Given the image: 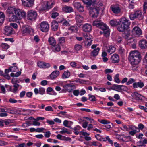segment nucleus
<instances>
[{
    "label": "nucleus",
    "mask_w": 147,
    "mask_h": 147,
    "mask_svg": "<svg viewBox=\"0 0 147 147\" xmlns=\"http://www.w3.org/2000/svg\"><path fill=\"white\" fill-rule=\"evenodd\" d=\"M130 19L133 20L136 18L141 20L143 18V16L142 12L140 10L136 11L134 13H130L129 15Z\"/></svg>",
    "instance_id": "39448f33"
},
{
    "label": "nucleus",
    "mask_w": 147,
    "mask_h": 147,
    "mask_svg": "<svg viewBox=\"0 0 147 147\" xmlns=\"http://www.w3.org/2000/svg\"><path fill=\"white\" fill-rule=\"evenodd\" d=\"M120 88V90H122L124 91H127L128 90V88L126 86L123 85H121Z\"/></svg>",
    "instance_id": "8fccbe9b"
},
{
    "label": "nucleus",
    "mask_w": 147,
    "mask_h": 147,
    "mask_svg": "<svg viewBox=\"0 0 147 147\" xmlns=\"http://www.w3.org/2000/svg\"><path fill=\"white\" fill-rule=\"evenodd\" d=\"M45 92V89L43 88H40L39 89V93L43 94Z\"/></svg>",
    "instance_id": "13d9d810"
},
{
    "label": "nucleus",
    "mask_w": 147,
    "mask_h": 147,
    "mask_svg": "<svg viewBox=\"0 0 147 147\" xmlns=\"http://www.w3.org/2000/svg\"><path fill=\"white\" fill-rule=\"evenodd\" d=\"M140 47L142 49L147 48V41L146 40H142L139 42Z\"/></svg>",
    "instance_id": "412c9836"
},
{
    "label": "nucleus",
    "mask_w": 147,
    "mask_h": 147,
    "mask_svg": "<svg viewBox=\"0 0 147 147\" xmlns=\"http://www.w3.org/2000/svg\"><path fill=\"white\" fill-rule=\"evenodd\" d=\"M135 82L133 78H130L129 79L128 81L127 82L126 84L127 85H129L132 84Z\"/></svg>",
    "instance_id": "864d4df0"
},
{
    "label": "nucleus",
    "mask_w": 147,
    "mask_h": 147,
    "mask_svg": "<svg viewBox=\"0 0 147 147\" xmlns=\"http://www.w3.org/2000/svg\"><path fill=\"white\" fill-rule=\"evenodd\" d=\"M65 42V38L61 37L59 38V44L63 45L64 44Z\"/></svg>",
    "instance_id": "ea45409f"
},
{
    "label": "nucleus",
    "mask_w": 147,
    "mask_h": 147,
    "mask_svg": "<svg viewBox=\"0 0 147 147\" xmlns=\"http://www.w3.org/2000/svg\"><path fill=\"white\" fill-rule=\"evenodd\" d=\"M99 51L100 48L99 47L94 49L91 52V55L93 57L96 56L98 55Z\"/></svg>",
    "instance_id": "c756f323"
},
{
    "label": "nucleus",
    "mask_w": 147,
    "mask_h": 147,
    "mask_svg": "<svg viewBox=\"0 0 147 147\" xmlns=\"http://www.w3.org/2000/svg\"><path fill=\"white\" fill-rule=\"evenodd\" d=\"M144 85V83L140 81L138 82L134 83L133 84V86L134 88H136L138 87L142 88Z\"/></svg>",
    "instance_id": "393cba45"
},
{
    "label": "nucleus",
    "mask_w": 147,
    "mask_h": 147,
    "mask_svg": "<svg viewBox=\"0 0 147 147\" xmlns=\"http://www.w3.org/2000/svg\"><path fill=\"white\" fill-rule=\"evenodd\" d=\"M6 109L8 111L7 112L10 114H16V111L14 110H9L7 108H6Z\"/></svg>",
    "instance_id": "338daca9"
},
{
    "label": "nucleus",
    "mask_w": 147,
    "mask_h": 147,
    "mask_svg": "<svg viewBox=\"0 0 147 147\" xmlns=\"http://www.w3.org/2000/svg\"><path fill=\"white\" fill-rule=\"evenodd\" d=\"M40 29L43 32H47L49 29V24L46 21L42 22L40 25Z\"/></svg>",
    "instance_id": "0eeeda50"
},
{
    "label": "nucleus",
    "mask_w": 147,
    "mask_h": 147,
    "mask_svg": "<svg viewBox=\"0 0 147 147\" xmlns=\"http://www.w3.org/2000/svg\"><path fill=\"white\" fill-rule=\"evenodd\" d=\"M147 144V139H144L143 140H140L139 142H137V145L138 146H143L145 147L146 146L144 144Z\"/></svg>",
    "instance_id": "a878e982"
},
{
    "label": "nucleus",
    "mask_w": 147,
    "mask_h": 147,
    "mask_svg": "<svg viewBox=\"0 0 147 147\" xmlns=\"http://www.w3.org/2000/svg\"><path fill=\"white\" fill-rule=\"evenodd\" d=\"M125 50L123 49L121 47H120L119 48V53L120 54H123L125 52Z\"/></svg>",
    "instance_id": "4d7b16f0"
},
{
    "label": "nucleus",
    "mask_w": 147,
    "mask_h": 147,
    "mask_svg": "<svg viewBox=\"0 0 147 147\" xmlns=\"http://www.w3.org/2000/svg\"><path fill=\"white\" fill-rule=\"evenodd\" d=\"M84 118L87 119L88 120H89L90 121V123H94V121L92 119L90 118H89L88 117H84Z\"/></svg>",
    "instance_id": "052dcab7"
},
{
    "label": "nucleus",
    "mask_w": 147,
    "mask_h": 147,
    "mask_svg": "<svg viewBox=\"0 0 147 147\" xmlns=\"http://www.w3.org/2000/svg\"><path fill=\"white\" fill-rule=\"evenodd\" d=\"M34 30L30 26L24 27L23 28L22 35H26L27 34H30L31 32H33Z\"/></svg>",
    "instance_id": "f8f14e48"
},
{
    "label": "nucleus",
    "mask_w": 147,
    "mask_h": 147,
    "mask_svg": "<svg viewBox=\"0 0 147 147\" xmlns=\"http://www.w3.org/2000/svg\"><path fill=\"white\" fill-rule=\"evenodd\" d=\"M62 130L60 132V133L61 134H63L65 133H67L68 134H70V133L67 131V129L65 128L64 127L61 128Z\"/></svg>",
    "instance_id": "de8ad7c7"
},
{
    "label": "nucleus",
    "mask_w": 147,
    "mask_h": 147,
    "mask_svg": "<svg viewBox=\"0 0 147 147\" xmlns=\"http://www.w3.org/2000/svg\"><path fill=\"white\" fill-rule=\"evenodd\" d=\"M100 123L103 124H107L110 123V122L106 120H102L100 122Z\"/></svg>",
    "instance_id": "bf43d9fd"
},
{
    "label": "nucleus",
    "mask_w": 147,
    "mask_h": 147,
    "mask_svg": "<svg viewBox=\"0 0 147 147\" xmlns=\"http://www.w3.org/2000/svg\"><path fill=\"white\" fill-rule=\"evenodd\" d=\"M48 42L50 45L52 46H54L56 44V41L53 37H51L49 38Z\"/></svg>",
    "instance_id": "2f4dec72"
},
{
    "label": "nucleus",
    "mask_w": 147,
    "mask_h": 147,
    "mask_svg": "<svg viewBox=\"0 0 147 147\" xmlns=\"http://www.w3.org/2000/svg\"><path fill=\"white\" fill-rule=\"evenodd\" d=\"M53 3L51 1L46 2L45 6L43 8V10H49L53 7Z\"/></svg>",
    "instance_id": "4be33fe9"
},
{
    "label": "nucleus",
    "mask_w": 147,
    "mask_h": 147,
    "mask_svg": "<svg viewBox=\"0 0 147 147\" xmlns=\"http://www.w3.org/2000/svg\"><path fill=\"white\" fill-rule=\"evenodd\" d=\"M70 30L74 32H76L78 31L77 27L75 26H71L70 28Z\"/></svg>",
    "instance_id": "5fc2aeb1"
},
{
    "label": "nucleus",
    "mask_w": 147,
    "mask_h": 147,
    "mask_svg": "<svg viewBox=\"0 0 147 147\" xmlns=\"http://www.w3.org/2000/svg\"><path fill=\"white\" fill-rule=\"evenodd\" d=\"M76 22L79 23H81L84 20L82 16L80 15H76L75 18Z\"/></svg>",
    "instance_id": "c85d7f7f"
},
{
    "label": "nucleus",
    "mask_w": 147,
    "mask_h": 147,
    "mask_svg": "<svg viewBox=\"0 0 147 147\" xmlns=\"http://www.w3.org/2000/svg\"><path fill=\"white\" fill-rule=\"evenodd\" d=\"M1 46L3 50H6L9 47V45L5 43H2Z\"/></svg>",
    "instance_id": "58836bf2"
},
{
    "label": "nucleus",
    "mask_w": 147,
    "mask_h": 147,
    "mask_svg": "<svg viewBox=\"0 0 147 147\" xmlns=\"http://www.w3.org/2000/svg\"><path fill=\"white\" fill-rule=\"evenodd\" d=\"M75 7L80 12H82L84 11V9L83 5H81L79 2H74L73 3Z\"/></svg>",
    "instance_id": "2eb2a0df"
},
{
    "label": "nucleus",
    "mask_w": 147,
    "mask_h": 147,
    "mask_svg": "<svg viewBox=\"0 0 147 147\" xmlns=\"http://www.w3.org/2000/svg\"><path fill=\"white\" fill-rule=\"evenodd\" d=\"M45 110L47 111H53L51 106L47 107L45 108Z\"/></svg>",
    "instance_id": "e2e57ef3"
},
{
    "label": "nucleus",
    "mask_w": 147,
    "mask_h": 147,
    "mask_svg": "<svg viewBox=\"0 0 147 147\" xmlns=\"http://www.w3.org/2000/svg\"><path fill=\"white\" fill-rule=\"evenodd\" d=\"M22 5L25 7L30 8L34 4V0H21Z\"/></svg>",
    "instance_id": "9b49d317"
},
{
    "label": "nucleus",
    "mask_w": 147,
    "mask_h": 147,
    "mask_svg": "<svg viewBox=\"0 0 147 147\" xmlns=\"http://www.w3.org/2000/svg\"><path fill=\"white\" fill-rule=\"evenodd\" d=\"M57 22L59 23H62L63 25V26H69L70 24L69 23L67 20H65L63 18H62V19L60 20H57Z\"/></svg>",
    "instance_id": "7c9ffc66"
},
{
    "label": "nucleus",
    "mask_w": 147,
    "mask_h": 147,
    "mask_svg": "<svg viewBox=\"0 0 147 147\" xmlns=\"http://www.w3.org/2000/svg\"><path fill=\"white\" fill-rule=\"evenodd\" d=\"M93 25L94 26L100 28L101 29L105 28L107 25L104 23L100 20L96 19L94 21L93 23Z\"/></svg>",
    "instance_id": "1a4fd4ad"
},
{
    "label": "nucleus",
    "mask_w": 147,
    "mask_h": 147,
    "mask_svg": "<svg viewBox=\"0 0 147 147\" xmlns=\"http://www.w3.org/2000/svg\"><path fill=\"white\" fill-rule=\"evenodd\" d=\"M92 40H91L85 42V45H86L87 47H88L91 45L92 44Z\"/></svg>",
    "instance_id": "6e6d98bb"
},
{
    "label": "nucleus",
    "mask_w": 147,
    "mask_h": 147,
    "mask_svg": "<svg viewBox=\"0 0 147 147\" xmlns=\"http://www.w3.org/2000/svg\"><path fill=\"white\" fill-rule=\"evenodd\" d=\"M59 73V71H54L50 75L51 79H53L56 78L58 76Z\"/></svg>",
    "instance_id": "bb28decb"
},
{
    "label": "nucleus",
    "mask_w": 147,
    "mask_h": 147,
    "mask_svg": "<svg viewBox=\"0 0 147 147\" xmlns=\"http://www.w3.org/2000/svg\"><path fill=\"white\" fill-rule=\"evenodd\" d=\"M54 51L59 52L61 50V48L59 45H57L53 46Z\"/></svg>",
    "instance_id": "79ce46f5"
},
{
    "label": "nucleus",
    "mask_w": 147,
    "mask_h": 147,
    "mask_svg": "<svg viewBox=\"0 0 147 147\" xmlns=\"http://www.w3.org/2000/svg\"><path fill=\"white\" fill-rule=\"evenodd\" d=\"M11 82L14 84L13 86L14 88L12 90H11V87L10 86V90L13 92L15 93L18 90V88L19 86H20V85L17 84V83L19 82V81L17 79L13 78L12 79Z\"/></svg>",
    "instance_id": "9d476101"
},
{
    "label": "nucleus",
    "mask_w": 147,
    "mask_h": 147,
    "mask_svg": "<svg viewBox=\"0 0 147 147\" xmlns=\"http://www.w3.org/2000/svg\"><path fill=\"white\" fill-rule=\"evenodd\" d=\"M95 137L96 139L99 141H102V139H103V138L100 136V134H98L95 136Z\"/></svg>",
    "instance_id": "603ef678"
},
{
    "label": "nucleus",
    "mask_w": 147,
    "mask_h": 147,
    "mask_svg": "<svg viewBox=\"0 0 147 147\" xmlns=\"http://www.w3.org/2000/svg\"><path fill=\"white\" fill-rule=\"evenodd\" d=\"M119 75L118 74H116L115 77L114 78V81L117 83H120V80L119 78Z\"/></svg>",
    "instance_id": "09e8293b"
},
{
    "label": "nucleus",
    "mask_w": 147,
    "mask_h": 147,
    "mask_svg": "<svg viewBox=\"0 0 147 147\" xmlns=\"http://www.w3.org/2000/svg\"><path fill=\"white\" fill-rule=\"evenodd\" d=\"M57 20H58V18L57 19V21H53L51 23V28L52 30L54 31L57 30L58 29V23L59 22H57Z\"/></svg>",
    "instance_id": "aec40b11"
},
{
    "label": "nucleus",
    "mask_w": 147,
    "mask_h": 147,
    "mask_svg": "<svg viewBox=\"0 0 147 147\" xmlns=\"http://www.w3.org/2000/svg\"><path fill=\"white\" fill-rule=\"evenodd\" d=\"M123 36L124 38L127 41L131 40H133L132 38L129 37L130 36L129 35V33H124L123 34Z\"/></svg>",
    "instance_id": "72a5a7b5"
},
{
    "label": "nucleus",
    "mask_w": 147,
    "mask_h": 147,
    "mask_svg": "<svg viewBox=\"0 0 147 147\" xmlns=\"http://www.w3.org/2000/svg\"><path fill=\"white\" fill-rule=\"evenodd\" d=\"M89 96V99L91 101H94L96 100L95 96L91 94H89L88 95Z\"/></svg>",
    "instance_id": "c03bdc74"
},
{
    "label": "nucleus",
    "mask_w": 147,
    "mask_h": 147,
    "mask_svg": "<svg viewBox=\"0 0 147 147\" xmlns=\"http://www.w3.org/2000/svg\"><path fill=\"white\" fill-rule=\"evenodd\" d=\"M98 142L96 141L90 142H88L86 144L87 145L92 146H98Z\"/></svg>",
    "instance_id": "4c0bfd02"
},
{
    "label": "nucleus",
    "mask_w": 147,
    "mask_h": 147,
    "mask_svg": "<svg viewBox=\"0 0 147 147\" xmlns=\"http://www.w3.org/2000/svg\"><path fill=\"white\" fill-rule=\"evenodd\" d=\"M70 76V73L68 71H65L62 75V78H67Z\"/></svg>",
    "instance_id": "c9c22d12"
},
{
    "label": "nucleus",
    "mask_w": 147,
    "mask_h": 147,
    "mask_svg": "<svg viewBox=\"0 0 147 147\" xmlns=\"http://www.w3.org/2000/svg\"><path fill=\"white\" fill-rule=\"evenodd\" d=\"M111 60L112 63H117L119 61V56L118 55L114 54L111 57Z\"/></svg>",
    "instance_id": "a211bd4d"
},
{
    "label": "nucleus",
    "mask_w": 147,
    "mask_h": 147,
    "mask_svg": "<svg viewBox=\"0 0 147 147\" xmlns=\"http://www.w3.org/2000/svg\"><path fill=\"white\" fill-rule=\"evenodd\" d=\"M9 102L11 103H14L17 102V101L14 98H10L9 99Z\"/></svg>",
    "instance_id": "69168bd1"
},
{
    "label": "nucleus",
    "mask_w": 147,
    "mask_h": 147,
    "mask_svg": "<svg viewBox=\"0 0 147 147\" xmlns=\"http://www.w3.org/2000/svg\"><path fill=\"white\" fill-rule=\"evenodd\" d=\"M141 59V55L138 51L135 50L130 53L129 60L132 65H138Z\"/></svg>",
    "instance_id": "f03ea898"
},
{
    "label": "nucleus",
    "mask_w": 147,
    "mask_h": 147,
    "mask_svg": "<svg viewBox=\"0 0 147 147\" xmlns=\"http://www.w3.org/2000/svg\"><path fill=\"white\" fill-rule=\"evenodd\" d=\"M138 129H139V131L138 132H139L140 131L139 129L142 130L143 129L144 127V125L141 123H140L139 124H138Z\"/></svg>",
    "instance_id": "680f3d73"
},
{
    "label": "nucleus",
    "mask_w": 147,
    "mask_h": 147,
    "mask_svg": "<svg viewBox=\"0 0 147 147\" xmlns=\"http://www.w3.org/2000/svg\"><path fill=\"white\" fill-rule=\"evenodd\" d=\"M133 34L136 36H139L142 34V31L140 28L138 26L134 27L132 30Z\"/></svg>",
    "instance_id": "ddd939ff"
},
{
    "label": "nucleus",
    "mask_w": 147,
    "mask_h": 147,
    "mask_svg": "<svg viewBox=\"0 0 147 147\" xmlns=\"http://www.w3.org/2000/svg\"><path fill=\"white\" fill-rule=\"evenodd\" d=\"M133 98L138 100L142 101L143 100V96L136 92H134L132 94Z\"/></svg>",
    "instance_id": "dca6fc26"
},
{
    "label": "nucleus",
    "mask_w": 147,
    "mask_h": 147,
    "mask_svg": "<svg viewBox=\"0 0 147 147\" xmlns=\"http://www.w3.org/2000/svg\"><path fill=\"white\" fill-rule=\"evenodd\" d=\"M7 11L9 13V16L11 18L10 19L12 21H16L22 18L25 17L26 16L25 11L13 7H9Z\"/></svg>",
    "instance_id": "f257e3e1"
},
{
    "label": "nucleus",
    "mask_w": 147,
    "mask_h": 147,
    "mask_svg": "<svg viewBox=\"0 0 147 147\" xmlns=\"http://www.w3.org/2000/svg\"><path fill=\"white\" fill-rule=\"evenodd\" d=\"M76 81L77 82H79L82 84H86V80L81 79L79 78H77L76 80Z\"/></svg>",
    "instance_id": "49530a36"
},
{
    "label": "nucleus",
    "mask_w": 147,
    "mask_h": 147,
    "mask_svg": "<svg viewBox=\"0 0 147 147\" xmlns=\"http://www.w3.org/2000/svg\"><path fill=\"white\" fill-rule=\"evenodd\" d=\"M128 127H129V130H132L133 131H137V129H138L137 127L132 125H128Z\"/></svg>",
    "instance_id": "3c124183"
},
{
    "label": "nucleus",
    "mask_w": 147,
    "mask_h": 147,
    "mask_svg": "<svg viewBox=\"0 0 147 147\" xmlns=\"http://www.w3.org/2000/svg\"><path fill=\"white\" fill-rule=\"evenodd\" d=\"M37 15V13L36 11L34 10H30L27 12V19L32 21L35 20L36 19Z\"/></svg>",
    "instance_id": "423d86ee"
},
{
    "label": "nucleus",
    "mask_w": 147,
    "mask_h": 147,
    "mask_svg": "<svg viewBox=\"0 0 147 147\" xmlns=\"http://www.w3.org/2000/svg\"><path fill=\"white\" fill-rule=\"evenodd\" d=\"M121 85L114 84L113 86L112 89L118 91V90H120Z\"/></svg>",
    "instance_id": "a19ab883"
},
{
    "label": "nucleus",
    "mask_w": 147,
    "mask_h": 147,
    "mask_svg": "<svg viewBox=\"0 0 147 147\" xmlns=\"http://www.w3.org/2000/svg\"><path fill=\"white\" fill-rule=\"evenodd\" d=\"M74 48L76 50L79 51L81 49L82 46L80 44H77L75 45Z\"/></svg>",
    "instance_id": "37998d69"
},
{
    "label": "nucleus",
    "mask_w": 147,
    "mask_h": 147,
    "mask_svg": "<svg viewBox=\"0 0 147 147\" xmlns=\"http://www.w3.org/2000/svg\"><path fill=\"white\" fill-rule=\"evenodd\" d=\"M116 49L113 46H110L109 47V48L107 50V52L110 54L113 53Z\"/></svg>",
    "instance_id": "e433bc0d"
},
{
    "label": "nucleus",
    "mask_w": 147,
    "mask_h": 147,
    "mask_svg": "<svg viewBox=\"0 0 147 147\" xmlns=\"http://www.w3.org/2000/svg\"><path fill=\"white\" fill-rule=\"evenodd\" d=\"M103 31L104 35L106 37L108 36L110 34L109 29L107 25L102 29Z\"/></svg>",
    "instance_id": "b1692460"
},
{
    "label": "nucleus",
    "mask_w": 147,
    "mask_h": 147,
    "mask_svg": "<svg viewBox=\"0 0 147 147\" xmlns=\"http://www.w3.org/2000/svg\"><path fill=\"white\" fill-rule=\"evenodd\" d=\"M14 68V69L15 68H16V69L17 68V67H11L9 69H6L5 70V74H7L9 72H10L14 71L12 70V69H11V68Z\"/></svg>",
    "instance_id": "a18cd8bd"
},
{
    "label": "nucleus",
    "mask_w": 147,
    "mask_h": 147,
    "mask_svg": "<svg viewBox=\"0 0 147 147\" xmlns=\"http://www.w3.org/2000/svg\"><path fill=\"white\" fill-rule=\"evenodd\" d=\"M85 4L88 6H91L95 2H96L97 0H82Z\"/></svg>",
    "instance_id": "cd10ccee"
},
{
    "label": "nucleus",
    "mask_w": 147,
    "mask_h": 147,
    "mask_svg": "<svg viewBox=\"0 0 147 147\" xmlns=\"http://www.w3.org/2000/svg\"><path fill=\"white\" fill-rule=\"evenodd\" d=\"M130 24L129 20L125 18H122L119 20L117 29L120 32H123L127 30Z\"/></svg>",
    "instance_id": "20e7f679"
},
{
    "label": "nucleus",
    "mask_w": 147,
    "mask_h": 147,
    "mask_svg": "<svg viewBox=\"0 0 147 147\" xmlns=\"http://www.w3.org/2000/svg\"><path fill=\"white\" fill-rule=\"evenodd\" d=\"M62 10L66 13L71 12L73 11V9L70 6L65 5L62 7Z\"/></svg>",
    "instance_id": "5701e85b"
},
{
    "label": "nucleus",
    "mask_w": 147,
    "mask_h": 147,
    "mask_svg": "<svg viewBox=\"0 0 147 147\" xmlns=\"http://www.w3.org/2000/svg\"><path fill=\"white\" fill-rule=\"evenodd\" d=\"M5 16L2 12H0V25H2L4 21Z\"/></svg>",
    "instance_id": "f704fd0d"
},
{
    "label": "nucleus",
    "mask_w": 147,
    "mask_h": 147,
    "mask_svg": "<svg viewBox=\"0 0 147 147\" xmlns=\"http://www.w3.org/2000/svg\"><path fill=\"white\" fill-rule=\"evenodd\" d=\"M84 37L85 39L87 41H89L90 40H91L90 38V36H88L87 34H86L84 35Z\"/></svg>",
    "instance_id": "0e129e2a"
},
{
    "label": "nucleus",
    "mask_w": 147,
    "mask_h": 147,
    "mask_svg": "<svg viewBox=\"0 0 147 147\" xmlns=\"http://www.w3.org/2000/svg\"><path fill=\"white\" fill-rule=\"evenodd\" d=\"M110 8L112 11L115 15L119 14L121 13V7L118 5H112L111 7Z\"/></svg>",
    "instance_id": "6e6552de"
},
{
    "label": "nucleus",
    "mask_w": 147,
    "mask_h": 147,
    "mask_svg": "<svg viewBox=\"0 0 147 147\" xmlns=\"http://www.w3.org/2000/svg\"><path fill=\"white\" fill-rule=\"evenodd\" d=\"M59 15V13L57 12H54L52 13L51 17L53 18H55Z\"/></svg>",
    "instance_id": "774afa93"
},
{
    "label": "nucleus",
    "mask_w": 147,
    "mask_h": 147,
    "mask_svg": "<svg viewBox=\"0 0 147 147\" xmlns=\"http://www.w3.org/2000/svg\"><path fill=\"white\" fill-rule=\"evenodd\" d=\"M83 31L86 32H90L92 30V26L91 25L88 24H86L82 27Z\"/></svg>",
    "instance_id": "f3484780"
},
{
    "label": "nucleus",
    "mask_w": 147,
    "mask_h": 147,
    "mask_svg": "<svg viewBox=\"0 0 147 147\" xmlns=\"http://www.w3.org/2000/svg\"><path fill=\"white\" fill-rule=\"evenodd\" d=\"M13 28L11 26H6L4 29V34L7 36L11 35L13 33Z\"/></svg>",
    "instance_id": "4468645a"
},
{
    "label": "nucleus",
    "mask_w": 147,
    "mask_h": 147,
    "mask_svg": "<svg viewBox=\"0 0 147 147\" xmlns=\"http://www.w3.org/2000/svg\"><path fill=\"white\" fill-rule=\"evenodd\" d=\"M119 22H118L116 19L111 20L110 22V24L112 26H117L119 23Z\"/></svg>",
    "instance_id": "473e14b6"
},
{
    "label": "nucleus",
    "mask_w": 147,
    "mask_h": 147,
    "mask_svg": "<svg viewBox=\"0 0 147 147\" xmlns=\"http://www.w3.org/2000/svg\"><path fill=\"white\" fill-rule=\"evenodd\" d=\"M95 2L90 6L89 8L90 15L94 18L98 16L101 6H102L103 5L101 2H98L97 4Z\"/></svg>",
    "instance_id": "7ed1b4c3"
},
{
    "label": "nucleus",
    "mask_w": 147,
    "mask_h": 147,
    "mask_svg": "<svg viewBox=\"0 0 147 147\" xmlns=\"http://www.w3.org/2000/svg\"><path fill=\"white\" fill-rule=\"evenodd\" d=\"M37 65L39 67L44 68L49 67L50 66V64L43 62H38L37 63Z\"/></svg>",
    "instance_id": "6ab92c4d"
}]
</instances>
